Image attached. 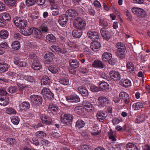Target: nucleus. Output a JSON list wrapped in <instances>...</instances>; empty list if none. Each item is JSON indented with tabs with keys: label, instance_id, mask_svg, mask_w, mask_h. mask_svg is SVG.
Wrapping results in <instances>:
<instances>
[{
	"label": "nucleus",
	"instance_id": "f257e3e1",
	"mask_svg": "<svg viewBox=\"0 0 150 150\" xmlns=\"http://www.w3.org/2000/svg\"><path fill=\"white\" fill-rule=\"evenodd\" d=\"M82 47L80 41L69 42H68L67 50L66 52H72L74 51H80Z\"/></svg>",
	"mask_w": 150,
	"mask_h": 150
},
{
	"label": "nucleus",
	"instance_id": "f03ea898",
	"mask_svg": "<svg viewBox=\"0 0 150 150\" xmlns=\"http://www.w3.org/2000/svg\"><path fill=\"white\" fill-rule=\"evenodd\" d=\"M7 94L5 89L0 88V105L6 106L8 104L9 100L6 97Z\"/></svg>",
	"mask_w": 150,
	"mask_h": 150
},
{
	"label": "nucleus",
	"instance_id": "7ed1b4c3",
	"mask_svg": "<svg viewBox=\"0 0 150 150\" xmlns=\"http://www.w3.org/2000/svg\"><path fill=\"white\" fill-rule=\"evenodd\" d=\"M132 12L138 17L143 18L146 15V12L142 8L137 7H133L132 9Z\"/></svg>",
	"mask_w": 150,
	"mask_h": 150
},
{
	"label": "nucleus",
	"instance_id": "20e7f679",
	"mask_svg": "<svg viewBox=\"0 0 150 150\" xmlns=\"http://www.w3.org/2000/svg\"><path fill=\"white\" fill-rule=\"evenodd\" d=\"M74 24L76 28L81 30L84 28L86 25V21L83 19L79 17H77L75 19Z\"/></svg>",
	"mask_w": 150,
	"mask_h": 150
},
{
	"label": "nucleus",
	"instance_id": "39448f33",
	"mask_svg": "<svg viewBox=\"0 0 150 150\" xmlns=\"http://www.w3.org/2000/svg\"><path fill=\"white\" fill-rule=\"evenodd\" d=\"M15 25L21 29L23 28L27 25L26 21L24 19H22L20 18H16L13 19Z\"/></svg>",
	"mask_w": 150,
	"mask_h": 150
},
{
	"label": "nucleus",
	"instance_id": "423d86ee",
	"mask_svg": "<svg viewBox=\"0 0 150 150\" xmlns=\"http://www.w3.org/2000/svg\"><path fill=\"white\" fill-rule=\"evenodd\" d=\"M41 93L45 99H52L54 98V94L51 92L50 89L44 87L42 88Z\"/></svg>",
	"mask_w": 150,
	"mask_h": 150
},
{
	"label": "nucleus",
	"instance_id": "0eeeda50",
	"mask_svg": "<svg viewBox=\"0 0 150 150\" xmlns=\"http://www.w3.org/2000/svg\"><path fill=\"white\" fill-rule=\"evenodd\" d=\"M29 100L34 105L41 104L42 103V99L41 97L36 95H31L30 97Z\"/></svg>",
	"mask_w": 150,
	"mask_h": 150
},
{
	"label": "nucleus",
	"instance_id": "6e6552de",
	"mask_svg": "<svg viewBox=\"0 0 150 150\" xmlns=\"http://www.w3.org/2000/svg\"><path fill=\"white\" fill-rule=\"evenodd\" d=\"M82 105L84 108L88 112H92L94 110V107L92 104L87 100L83 101Z\"/></svg>",
	"mask_w": 150,
	"mask_h": 150
},
{
	"label": "nucleus",
	"instance_id": "1a4fd4ad",
	"mask_svg": "<svg viewBox=\"0 0 150 150\" xmlns=\"http://www.w3.org/2000/svg\"><path fill=\"white\" fill-rule=\"evenodd\" d=\"M66 100L68 103H78L80 101V99L78 96L74 94L67 96Z\"/></svg>",
	"mask_w": 150,
	"mask_h": 150
},
{
	"label": "nucleus",
	"instance_id": "9d476101",
	"mask_svg": "<svg viewBox=\"0 0 150 150\" xmlns=\"http://www.w3.org/2000/svg\"><path fill=\"white\" fill-rule=\"evenodd\" d=\"M88 37L92 40L97 41L99 38L98 33L94 31H89L87 33Z\"/></svg>",
	"mask_w": 150,
	"mask_h": 150
},
{
	"label": "nucleus",
	"instance_id": "9b49d317",
	"mask_svg": "<svg viewBox=\"0 0 150 150\" xmlns=\"http://www.w3.org/2000/svg\"><path fill=\"white\" fill-rule=\"evenodd\" d=\"M100 32L102 37L105 40H108L111 38V33L106 29L102 28L100 30Z\"/></svg>",
	"mask_w": 150,
	"mask_h": 150
},
{
	"label": "nucleus",
	"instance_id": "f8f14e48",
	"mask_svg": "<svg viewBox=\"0 0 150 150\" xmlns=\"http://www.w3.org/2000/svg\"><path fill=\"white\" fill-rule=\"evenodd\" d=\"M99 106L103 107L106 106V105L109 103L108 99L106 97L104 96H100L98 98Z\"/></svg>",
	"mask_w": 150,
	"mask_h": 150
},
{
	"label": "nucleus",
	"instance_id": "ddd939ff",
	"mask_svg": "<svg viewBox=\"0 0 150 150\" xmlns=\"http://www.w3.org/2000/svg\"><path fill=\"white\" fill-rule=\"evenodd\" d=\"M35 28L34 27L28 28L25 30L24 29H22L21 30V33L25 36H29L32 33Z\"/></svg>",
	"mask_w": 150,
	"mask_h": 150
},
{
	"label": "nucleus",
	"instance_id": "4468645a",
	"mask_svg": "<svg viewBox=\"0 0 150 150\" xmlns=\"http://www.w3.org/2000/svg\"><path fill=\"white\" fill-rule=\"evenodd\" d=\"M110 75L111 78L114 80H119L120 79V73L116 71H111L110 72Z\"/></svg>",
	"mask_w": 150,
	"mask_h": 150
},
{
	"label": "nucleus",
	"instance_id": "2eb2a0df",
	"mask_svg": "<svg viewBox=\"0 0 150 150\" xmlns=\"http://www.w3.org/2000/svg\"><path fill=\"white\" fill-rule=\"evenodd\" d=\"M54 55L52 53L48 52L45 54L44 57L45 59V63L49 64L52 61Z\"/></svg>",
	"mask_w": 150,
	"mask_h": 150
},
{
	"label": "nucleus",
	"instance_id": "dca6fc26",
	"mask_svg": "<svg viewBox=\"0 0 150 150\" xmlns=\"http://www.w3.org/2000/svg\"><path fill=\"white\" fill-rule=\"evenodd\" d=\"M98 85L100 91L108 89L109 88V84L104 81H101L100 83H98Z\"/></svg>",
	"mask_w": 150,
	"mask_h": 150
},
{
	"label": "nucleus",
	"instance_id": "f3484780",
	"mask_svg": "<svg viewBox=\"0 0 150 150\" xmlns=\"http://www.w3.org/2000/svg\"><path fill=\"white\" fill-rule=\"evenodd\" d=\"M31 67L33 69L36 70H39L42 68L41 64L37 60H35L33 61Z\"/></svg>",
	"mask_w": 150,
	"mask_h": 150
},
{
	"label": "nucleus",
	"instance_id": "a211bd4d",
	"mask_svg": "<svg viewBox=\"0 0 150 150\" xmlns=\"http://www.w3.org/2000/svg\"><path fill=\"white\" fill-rule=\"evenodd\" d=\"M78 90L83 96L87 97L88 96V92L86 88L80 86L78 87Z\"/></svg>",
	"mask_w": 150,
	"mask_h": 150
},
{
	"label": "nucleus",
	"instance_id": "6ab92c4d",
	"mask_svg": "<svg viewBox=\"0 0 150 150\" xmlns=\"http://www.w3.org/2000/svg\"><path fill=\"white\" fill-rule=\"evenodd\" d=\"M100 47V43L96 40L91 43V48L94 51H96Z\"/></svg>",
	"mask_w": 150,
	"mask_h": 150
},
{
	"label": "nucleus",
	"instance_id": "aec40b11",
	"mask_svg": "<svg viewBox=\"0 0 150 150\" xmlns=\"http://www.w3.org/2000/svg\"><path fill=\"white\" fill-rule=\"evenodd\" d=\"M69 64L72 68H76L79 66V62L76 59H72L70 60Z\"/></svg>",
	"mask_w": 150,
	"mask_h": 150
},
{
	"label": "nucleus",
	"instance_id": "412c9836",
	"mask_svg": "<svg viewBox=\"0 0 150 150\" xmlns=\"http://www.w3.org/2000/svg\"><path fill=\"white\" fill-rule=\"evenodd\" d=\"M97 120L99 122L103 120L106 116V113L103 112L99 111L96 114Z\"/></svg>",
	"mask_w": 150,
	"mask_h": 150
},
{
	"label": "nucleus",
	"instance_id": "4be33fe9",
	"mask_svg": "<svg viewBox=\"0 0 150 150\" xmlns=\"http://www.w3.org/2000/svg\"><path fill=\"white\" fill-rule=\"evenodd\" d=\"M50 49L53 52H57L64 53L66 52L65 49L62 50L57 46L53 45L51 46Z\"/></svg>",
	"mask_w": 150,
	"mask_h": 150
},
{
	"label": "nucleus",
	"instance_id": "5701e85b",
	"mask_svg": "<svg viewBox=\"0 0 150 150\" xmlns=\"http://www.w3.org/2000/svg\"><path fill=\"white\" fill-rule=\"evenodd\" d=\"M46 41L50 43H53L56 41V38L52 34H48L46 38Z\"/></svg>",
	"mask_w": 150,
	"mask_h": 150
},
{
	"label": "nucleus",
	"instance_id": "b1692460",
	"mask_svg": "<svg viewBox=\"0 0 150 150\" xmlns=\"http://www.w3.org/2000/svg\"><path fill=\"white\" fill-rule=\"evenodd\" d=\"M19 108L21 110H26L29 108L30 104L28 102H24L20 105Z\"/></svg>",
	"mask_w": 150,
	"mask_h": 150
},
{
	"label": "nucleus",
	"instance_id": "393cba45",
	"mask_svg": "<svg viewBox=\"0 0 150 150\" xmlns=\"http://www.w3.org/2000/svg\"><path fill=\"white\" fill-rule=\"evenodd\" d=\"M92 65L93 67L98 68H103L104 64L100 61L96 60L93 62Z\"/></svg>",
	"mask_w": 150,
	"mask_h": 150
},
{
	"label": "nucleus",
	"instance_id": "a878e982",
	"mask_svg": "<svg viewBox=\"0 0 150 150\" xmlns=\"http://www.w3.org/2000/svg\"><path fill=\"white\" fill-rule=\"evenodd\" d=\"M41 84L44 85H49L50 81L49 77L47 76H43L41 80Z\"/></svg>",
	"mask_w": 150,
	"mask_h": 150
},
{
	"label": "nucleus",
	"instance_id": "bb28decb",
	"mask_svg": "<svg viewBox=\"0 0 150 150\" xmlns=\"http://www.w3.org/2000/svg\"><path fill=\"white\" fill-rule=\"evenodd\" d=\"M112 56V54L110 53L105 52L103 54L102 59L104 61L106 62L111 59Z\"/></svg>",
	"mask_w": 150,
	"mask_h": 150
},
{
	"label": "nucleus",
	"instance_id": "cd10ccee",
	"mask_svg": "<svg viewBox=\"0 0 150 150\" xmlns=\"http://www.w3.org/2000/svg\"><path fill=\"white\" fill-rule=\"evenodd\" d=\"M20 76L21 79H23L30 82H33L35 81V79L34 77L30 76L21 75Z\"/></svg>",
	"mask_w": 150,
	"mask_h": 150
},
{
	"label": "nucleus",
	"instance_id": "c85d7f7f",
	"mask_svg": "<svg viewBox=\"0 0 150 150\" xmlns=\"http://www.w3.org/2000/svg\"><path fill=\"white\" fill-rule=\"evenodd\" d=\"M48 108L51 112L54 113L57 112L58 110V107L55 104H50Z\"/></svg>",
	"mask_w": 150,
	"mask_h": 150
},
{
	"label": "nucleus",
	"instance_id": "c756f323",
	"mask_svg": "<svg viewBox=\"0 0 150 150\" xmlns=\"http://www.w3.org/2000/svg\"><path fill=\"white\" fill-rule=\"evenodd\" d=\"M48 70L53 74L56 73L59 71L58 67L56 65H51L48 68Z\"/></svg>",
	"mask_w": 150,
	"mask_h": 150
},
{
	"label": "nucleus",
	"instance_id": "7c9ffc66",
	"mask_svg": "<svg viewBox=\"0 0 150 150\" xmlns=\"http://www.w3.org/2000/svg\"><path fill=\"white\" fill-rule=\"evenodd\" d=\"M14 63L15 64L17 65L20 67H25L27 64L26 62L22 61V60L21 59L18 60V59H15Z\"/></svg>",
	"mask_w": 150,
	"mask_h": 150
},
{
	"label": "nucleus",
	"instance_id": "2f4dec72",
	"mask_svg": "<svg viewBox=\"0 0 150 150\" xmlns=\"http://www.w3.org/2000/svg\"><path fill=\"white\" fill-rule=\"evenodd\" d=\"M72 34L73 37L76 38H79L82 35V31L81 30H74L72 32Z\"/></svg>",
	"mask_w": 150,
	"mask_h": 150
},
{
	"label": "nucleus",
	"instance_id": "473e14b6",
	"mask_svg": "<svg viewBox=\"0 0 150 150\" xmlns=\"http://www.w3.org/2000/svg\"><path fill=\"white\" fill-rule=\"evenodd\" d=\"M0 18L3 19L5 21H9L11 18L10 15L6 12L1 13L0 15Z\"/></svg>",
	"mask_w": 150,
	"mask_h": 150
},
{
	"label": "nucleus",
	"instance_id": "72a5a7b5",
	"mask_svg": "<svg viewBox=\"0 0 150 150\" xmlns=\"http://www.w3.org/2000/svg\"><path fill=\"white\" fill-rule=\"evenodd\" d=\"M120 83L122 86L125 87L130 86L131 85V81L127 79L122 80L120 82Z\"/></svg>",
	"mask_w": 150,
	"mask_h": 150
},
{
	"label": "nucleus",
	"instance_id": "f704fd0d",
	"mask_svg": "<svg viewBox=\"0 0 150 150\" xmlns=\"http://www.w3.org/2000/svg\"><path fill=\"white\" fill-rule=\"evenodd\" d=\"M143 107V104L142 103L137 102L134 103L132 105V108L135 110H139Z\"/></svg>",
	"mask_w": 150,
	"mask_h": 150
},
{
	"label": "nucleus",
	"instance_id": "c9c22d12",
	"mask_svg": "<svg viewBox=\"0 0 150 150\" xmlns=\"http://www.w3.org/2000/svg\"><path fill=\"white\" fill-rule=\"evenodd\" d=\"M8 35V33L7 30H2L0 31V37L2 39L6 38Z\"/></svg>",
	"mask_w": 150,
	"mask_h": 150
},
{
	"label": "nucleus",
	"instance_id": "e433bc0d",
	"mask_svg": "<svg viewBox=\"0 0 150 150\" xmlns=\"http://www.w3.org/2000/svg\"><path fill=\"white\" fill-rule=\"evenodd\" d=\"M34 31L35 32V37L38 39L41 38L42 37V33L40 30L35 28Z\"/></svg>",
	"mask_w": 150,
	"mask_h": 150
},
{
	"label": "nucleus",
	"instance_id": "4c0bfd02",
	"mask_svg": "<svg viewBox=\"0 0 150 150\" xmlns=\"http://www.w3.org/2000/svg\"><path fill=\"white\" fill-rule=\"evenodd\" d=\"M128 150H138L137 146L132 143H129L126 145Z\"/></svg>",
	"mask_w": 150,
	"mask_h": 150
},
{
	"label": "nucleus",
	"instance_id": "58836bf2",
	"mask_svg": "<svg viewBox=\"0 0 150 150\" xmlns=\"http://www.w3.org/2000/svg\"><path fill=\"white\" fill-rule=\"evenodd\" d=\"M11 47L13 49L18 50L20 47V43L18 41L13 42L11 44Z\"/></svg>",
	"mask_w": 150,
	"mask_h": 150
},
{
	"label": "nucleus",
	"instance_id": "ea45409f",
	"mask_svg": "<svg viewBox=\"0 0 150 150\" xmlns=\"http://www.w3.org/2000/svg\"><path fill=\"white\" fill-rule=\"evenodd\" d=\"M8 66L7 64L4 63L2 64L0 63V71L3 72H5L8 70Z\"/></svg>",
	"mask_w": 150,
	"mask_h": 150
},
{
	"label": "nucleus",
	"instance_id": "a19ab883",
	"mask_svg": "<svg viewBox=\"0 0 150 150\" xmlns=\"http://www.w3.org/2000/svg\"><path fill=\"white\" fill-rule=\"evenodd\" d=\"M40 119L42 122H51L50 117L45 115H42L40 116Z\"/></svg>",
	"mask_w": 150,
	"mask_h": 150
},
{
	"label": "nucleus",
	"instance_id": "79ce46f5",
	"mask_svg": "<svg viewBox=\"0 0 150 150\" xmlns=\"http://www.w3.org/2000/svg\"><path fill=\"white\" fill-rule=\"evenodd\" d=\"M66 13H68V16L70 17L76 16L77 12L73 9H70L66 11Z\"/></svg>",
	"mask_w": 150,
	"mask_h": 150
},
{
	"label": "nucleus",
	"instance_id": "37998d69",
	"mask_svg": "<svg viewBox=\"0 0 150 150\" xmlns=\"http://www.w3.org/2000/svg\"><path fill=\"white\" fill-rule=\"evenodd\" d=\"M116 47L118 49L117 51H120L121 50H123V51L124 50H126V47L122 43L118 42L116 44Z\"/></svg>",
	"mask_w": 150,
	"mask_h": 150
},
{
	"label": "nucleus",
	"instance_id": "c03bdc74",
	"mask_svg": "<svg viewBox=\"0 0 150 150\" xmlns=\"http://www.w3.org/2000/svg\"><path fill=\"white\" fill-rule=\"evenodd\" d=\"M4 2L8 6H14L16 3V0H4Z\"/></svg>",
	"mask_w": 150,
	"mask_h": 150
},
{
	"label": "nucleus",
	"instance_id": "a18cd8bd",
	"mask_svg": "<svg viewBox=\"0 0 150 150\" xmlns=\"http://www.w3.org/2000/svg\"><path fill=\"white\" fill-rule=\"evenodd\" d=\"M6 112L9 115L16 114V110L11 107L7 108L6 110Z\"/></svg>",
	"mask_w": 150,
	"mask_h": 150
},
{
	"label": "nucleus",
	"instance_id": "49530a36",
	"mask_svg": "<svg viewBox=\"0 0 150 150\" xmlns=\"http://www.w3.org/2000/svg\"><path fill=\"white\" fill-rule=\"evenodd\" d=\"M125 50H123L120 51H117L116 52V54L120 58L122 59L125 57Z\"/></svg>",
	"mask_w": 150,
	"mask_h": 150
},
{
	"label": "nucleus",
	"instance_id": "de8ad7c7",
	"mask_svg": "<svg viewBox=\"0 0 150 150\" xmlns=\"http://www.w3.org/2000/svg\"><path fill=\"white\" fill-rule=\"evenodd\" d=\"M50 3L51 5L52 6V8H59V7L58 5V2L54 0H48Z\"/></svg>",
	"mask_w": 150,
	"mask_h": 150
},
{
	"label": "nucleus",
	"instance_id": "09e8293b",
	"mask_svg": "<svg viewBox=\"0 0 150 150\" xmlns=\"http://www.w3.org/2000/svg\"><path fill=\"white\" fill-rule=\"evenodd\" d=\"M83 107L82 106H77L74 108V111L76 113L80 115L82 112Z\"/></svg>",
	"mask_w": 150,
	"mask_h": 150
},
{
	"label": "nucleus",
	"instance_id": "8fccbe9b",
	"mask_svg": "<svg viewBox=\"0 0 150 150\" xmlns=\"http://www.w3.org/2000/svg\"><path fill=\"white\" fill-rule=\"evenodd\" d=\"M127 70L129 71H131L134 70V68L133 64L132 62H128L127 64Z\"/></svg>",
	"mask_w": 150,
	"mask_h": 150
},
{
	"label": "nucleus",
	"instance_id": "3c124183",
	"mask_svg": "<svg viewBox=\"0 0 150 150\" xmlns=\"http://www.w3.org/2000/svg\"><path fill=\"white\" fill-rule=\"evenodd\" d=\"M5 142L12 145H13L16 142V140L15 139L11 138H7Z\"/></svg>",
	"mask_w": 150,
	"mask_h": 150
},
{
	"label": "nucleus",
	"instance_id": "603ef678",
	"mask_svg": "<svg viewBox=\"0 0 150 150\" xmlns=\"http://www.w3.org/2000/svg\"><path fill=\"white\" fill-rule=\"evenodd\" d=\"M90 90L93 92H96L100 91L99 87H98L96 86L93 85L90 86Z\"/></svg>",
	"mask_w": 150,
	"mask_h": 150
},
{
	"label": "nucleus",
	"instance_id": "864d4df0",
	"mask_svg": "<svg viewBox=\"0 0 150 150\" xmlns=\"http://www.w3.org/2000/svg\"><path fill=\"white\" fill-rule=\"evenodd\" d=\"M17 90V88L14 86H11L8 89V91L10 93H15Z\"/></svg>",
	"mask_w": 150,
	"mask_h": 150
},
{
	"label": "nucleus",
	"instance_id": "5fc2aeb1",
	"mask_svg": "<svg viewBox=\"0 0 150 150\" xmlns=\"http://www.w3.org/2000/svg\"><path fill=\"white\" fill-rule=\"evenodd\" d=\"M59 8H51V9L53 10L52 14L53 16H57L59 14Z\"/></svg>",
	"mask_w": 150,
	"mask_h": 150
},
{
	"label": "nucleus",
	"instance_id": "6e6d98bb",
	"mask_svg": "<svg viewBox=\"0 0 150 150\" xmlns=\"http://www.w3.org/2000/svg\"><path fill=\"white\" fill-rule=\"evenodd\" d=\"M111 146L112 147L110 148V150H120V147L118 144L112 143Z\"/></svg>",
	"mask_w": 150,
	"mask_h": 150
},
{
	"label": "nucleus",
	"instance_id": "4d7b16f0",
	"mask_svg": "<svg viewBox=\"0 0 150 150\" xmlns=\"http://www.w3.org/2000/svg\"><path fill=\"white\" fill-rule=\"evenodd\" d=\"M36 2L35 0H26L25 3L28 6H31L34 5Z\"/></svg>",
	"mask_w": 150,
	"mask_h": 150
},
{
	"label": "nucleus",
	"instance_id": "13d9d810",
	"mask_svg": "<svg viewBox=\"0 0 150 150\" xmlns=\"http://www.w3.org/2000/svg\"><path fill=\"white\" fill-rule=\"evenodd\" d=\"M136 120L137 122H143L144 121V116L143 115H138L137 116Z\"/></svg>",
	"mask_w": 150,
	"mask_h": 150
},
{
	"label": "nucleus",
	"instance_id": "bf43d9fd",
	"mask_svg": "<svg viewBox=\"0 0 150 150\" xmlns=\"http://www.w3.org/2000/svg\"><path fill=\"white\" fill-rule=\"evenodd\" d=\"M99 25L103 27H106L108 25V24L107 22L104 20H100L99 21Z\"/></svg>",
	"mask_w": 150,
	"mask_h": 150
},
{
	"label": "nucleus",
	"instance_id": "052dcab7",
	"mask_svg": "<svg viewBox=\"0 0 150 150\" xmlns=\"http://www.w3.org/2000/svg\"><path fill=\"white\" fill-rule=\"evenodd\" d=\"M120 97L123 100L126 98L127 97L129 96L128 94L125 92H121L119 94Z\"/></svg>",
	"mask_w": 150,
	"mask_h": 150
},
{
	"label": "nucleus",
	"instance_id": "680f3d73",
	"mask_svg": "<svg viewBox=\"0 0 150 150\" xmlns=\"http://www.w3.org/2000/svg\"><path fill=\"white\" fill-rule=\"evenodd\" d=\"M81 149L83 150H91V147L88 145L83 144L81 145Z\"/></svg>",
	"mask_w": 150,
	"mask_h": 150
},
{
	"label": "nucleus",
	"instance_id": "e2e57ef3",
	"mask_svg": "<svg viewBox=\"0 0 150 150\" xmlns=\"http://www.w3.org/2000/svg\"><path fill=\"white\" fill-rule=\"evenodd\" d=\"M36 134L37 137H45L46 134L43 132L42 131H39L37 132Z\"/></svg>",
	"mask_w": 150,
	"mask_h": 150
},
{
	"label": "nucleus",
	"instance_id": "0e129e2a",
	"mask_svg": "<svg viewBox=\"0 0 150 150\" xmlns=\"http://www.w3.org/2000/svg\"><path fill=\"white\" fill-rule=\"evenodd\" d=\"M79 71L81 73L84 74L88 72V70L86 68L82 67L79 68Z\"/></svg>",
	"mask_w": 150,
	"mask_h": 150
},
{
	"label": "nucleus",
	"instance_id": "69168bd1",
	"mask_svg": "<svg viewBox=\"0 0 150 150\" xmlns=\"http://www.w3.org/2000/svg\"><path fill=\"white\" fill-rule=\"evenodd\" d=\"M88 13L90 15L94 16L95 15V12L92 8L91 7L90 8H89L88 9Z\"/></svg>",
	"mask_w": 150,
	"mask_h": 150
},
{
	"label": "nucleus",
	"instance_id": "338daca9",
	"mask_svg": "<svg viewBox=\"0 0 150 150\" xmlns=\"http://www.w3.org/2000/svg\"><path fill=\"white\" fill-rule=\"evenodd\" d=\"M11 122H19V119L17 116H13L11 118Z\"/></svg>",
	"mask_w": 150,
	"mask_h": 150
},
{
	"label": "nucleus",
	"instance_id": "774afa93",
	"mask_svg": "<svg viewBox=\"0 0 150 150\" xmlns=\"http://www.w3.org/2000/svg\"><path fill=\"white\" fill-rule=\"evenodd\" d=\"M7 75L10 76L15 77L17 76L18 74L13 72L9 71L7 72Z\"/></svg>",
	"mask_w": 150,
	"mask_h": 150
}]
</instances>
